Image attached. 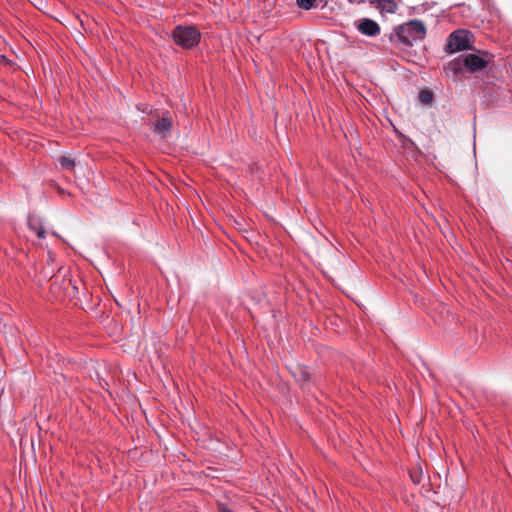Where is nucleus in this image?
Instances as JSON below:
<instances>
[{
    "instance_id": "f257e3e1",
    "label": "nucleus",
    "mask_w": 512,
    "mask_h": 512,
    "mask_svg": "<svg viewBox=\"0 0 512 512\" xmlns=\"http://www.w3.org/2000/svg\"><path fill=\"white\" fill-rule=\"evenodd\" d=\"M395 36L398 41L406 46H412L417 41H422L426 36V27L421 20H410L395 28Z\"/></svg>"
},
{
    "instance_id": "f03ea898",
    "label": "nucleus",
    "mask_w": 512,
    "mask_h": 512,
    "mask_svg": "<svg viewBox=\"0 0 512 512\" xmlns=\"http://www.w3.org/2000/svg\"><path fill=\"white\" fill-rule=\"evenodd\" d=\"M172 37L177 45L184 49H191L200 42L201 33L194 26L178 25L174 28Z\"/></svg>"
},
{
    "instance_id": "7ed1b4c3",
    "label": "nucleus",
    "mask_w": 512,
    "mask_h": 512,
    "mask_svg": "<svg viewBox=\"0 0 512 512\" xmlns=\"http://www.w3.org/2000/svg\"><path fill=\"white\" fill-rule=\"evenodd\" d=\"M470 37L471 34L467 30L458 29L453 31L449 35L445 51L452 54L459 51L469 50L471 48Z\"/></svg>"
},
{
    "instance_id": "20e7f679",
    "label": "nucleus",
    "mask_w": 512,
    "mask_h": 512,
    "mask_svg": "<svg viewBox=\"0 0 512 512\" xmlns=\"http://www.w3.org/2000/svg\"><path fill=\"white\" fill-rule=\"evenodd\" d=\"M464 65H466V70L470 73H476L484 70L488 63L487 61L474 53H469L464 56Z\"/></svg>"
},
{
    "instance_id": "39448f33",
    "label": "nucleus",
    "mask_w": 512,
    "mask_h": 512,
    "mask_svg": "<svg viewBox=\"0 0 512 512\" xmlns=\"http://www.w3.org/2000/svg\"><path fill=\"white\" fill-rule=\"evenodd\" d=\"M357 29L364 35L369 37H375L380 33L379 24L369 18H363L359 21Z\"/></svg>"
},
{
    "instance_id": "423d86ee",
    "label": "nucleus",
    "mask_w": 512,
    "mask_h": 512,
    "mask_svg": "<svg viewBox=\"0 0 512 512\" xmlns=\"http://www.w3.org/2000/svg\"><path fill=\"white\" fill-rule=\"evenodd\" d=\"M27 224L29 229L35 232L38 238H45L46 231L44 228L43 220L40 216L35 214H29L27 217Z\"/></svg>"
},
{
    "instance_id": "0eeeda50",
    "label": "nucleus",
    "mask_w": 512,
    "mask_h": 512,
    "mask_svg": "<svg viewBox=\"0 0 512 512\" xmlns=\"http://www.w3.org/2000/svg\"><path fill=\"white\" fill-rule=\"evenodd\" d=\"M172 125V118L170 116H163L155 123L153 130L156 134L165 135L171 130Z\"/></svg>"
},
{
    "instance_id": "6e6552de",
    "label": "nucleus",
    "mask_w": 512,
    "mask_h": 512,
    "mask_svg": "<svg viewBox=\"0 0 512 512\" xmlns=\"http://www.w3.org/2000/svg\"><path fill=\"white\" fill-rule=\"evenodd\" d=\"M464 57H457L451 60L445 67L447 72H450L454 75H461L466 70V65L463 64Z\"/></svg>"
},
{
    "instance_id": "1a4fd4ad",
    "label": "nucleus",
    "mask_w": 512,
    "mask_h": 512,
    "mask_svg": "<svg viewBox=\"0 0 512 512\" xmlns=\"http://www.w3.org/2000/svg\"><path fill=\"white\" fill-rule=\"evenodd\" d=\"M291 373L295 380L301 385L307 384L311 379V374L306 367L296 366Z\"/></svg>"
},
{
    "instance_id": "9d476101",
    "label": "nucleus",
    "mask_w": 512,
    "mask_h": 512,
    "mask_svg": "<svg viewBox=\"0 0 512 512\" xmlns=\"http://www.w3.org/2000/svg\"><path fill=\"white\" fill-rule=\"evenodd\" d=\"M380 7L387 13H395L398 9V6L394 0H384Z\"/></svg>"
},
{
    "instance_id": "9b49d317",
    "label": "nucleus",
    "mask_w": 512,
    "mask_h": 512,
    "mask_svg": "<svg viewBox=\"0 0 512 512\" xmlns=\"http://www.w3.org/2000/svg\"><path fill=\"white\" fill-rule=\"evenodd\" d=\"M419 100L423 104L430 105L432 103V101H433V94H432V92H430L427 89H424V90L420 91V93H419Z\"/></svg>"
},
{
    "instance_id": "f8f14e48",
    "label": "nucleus",
    "mask_w": 512,
    "mask_h": 512,
    "mask_svg": "<svg viewBox=\"0 0 512 512\" xmlns=\"http://www.w3.org/2000/svg\"><path fill=\"white\" fill-rule=\"evenodd\" d=\"M59 163L62 166V168L65 170L72 171L75 168L74 160H72L68 157H65V156H62L59 158Z\"/></svg>"
},
{
    "instance_id": "ddd939ff",
    "label": "nucleus",
    "mask_w": 512,
    "mask_h": 512,
    "mask_svg": "<svg viewBox=\"0 0 512 512\" xmlns=\"http://www.w3.org/2000/svg\"><path fill=\"white\" fill-rule=\"evenodd\" d=\"M297 5L304 10H310L316 7V0H296Z\"/></svg>"
},
{
    "instance_id": "4468645a",
    "label": "nucleus",
    "mask_w": 512,
    "mask_h": 512,
    "mask_svg": "<svg viewBox=\"0 0 512 512\" xmlns=\"http://www.w3.org/2000/svg\"><path fill=\"white\" fill-rule=\"evenodd\" d=\"M410 478L414 484H420L421 478H422V472L421 471H411Z\"/></svg>"
},
{
    "instance_id": "2eb2a0df",
    "label": "nucleus",
    "mask_w": 512,
    "mask_h": 512,
    "mask_svg": "<svg viewBox=\"0 0 512 512\" xmlns=\"http://www.w3.org/2000/svg\"><path fill=\"white\" fill-rule=\"evenodd\" d=\"M219 512H232V510L230 508H228L227 506L222 504V505L219 506Z\"/></svg>"
}]
</instances>
